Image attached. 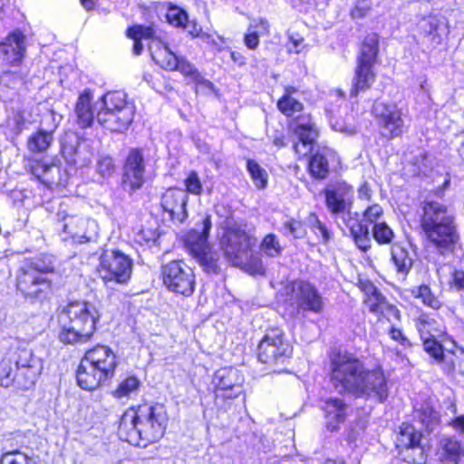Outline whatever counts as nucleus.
<instances>
[{"instance_id": "obj_1", "label": "nucleus", "mask_w": 464, "mask_h": 464, "mask_svg": "<svg viewBox=\"0 0 464 464\" xmlns=\"http://www.w3.org/2000/svg\"><path fill=\"white\" fill-rule=\"evenodd\" d=\"M167 424L168 415L163 404L144 403L122 415L119 434L130 444L145 448L162 438Z\"/></svg>"}, {"instance_id": "obj_2", "label": "nucleus", "mask_w": 464, "mask_h": 464, "mask_svg": "<svg viewBox=\"0 0 464 464\" xmlns=\"http://www.w3.org/2000/svg\"><path fill=\"white\" fill-rule=\"evenodd\" d=\"M420 227L427 246L439 256L452 255L459 241L454 218L448 207L435 200L426 199L421 205Z\"/></svg>"}, {"instance_id": "obj_3", "label": "nucleus", "mask_w": 464, "mask_h": 464, "mask_svg": "<svg viewBox=\"0 0 464 464\" xmlns=\"http://www.w3.org/2000/svg\"><path fill=\"white\" fill-rule=\"evenodd\" d=\"M44 363L27 344H18L0 361V386L29 390L42 373Z\"/></svg>"}, {"instance_id": "obj_4", "label": "nucleus", "mask_w": 464, "mask_h": 464, "mask_svg": "<svg viewBox=\"0 0 464 464\" xmlns=\"http://www.w3.org/2000/svg\"><path fill=\"white\" fill-rule=\"evenodd\" d=\"M99 314L94 304L87 302H72L61 314L63 331L60 340L64 343H84L96 329Z\"/></svg>"}, {"instance_id": "obj_5", "label": "nucleus", "mask_w": 464, "mask_h": 464, "mask_svg": "<svg viewBox=\"0 0 464 464\" xmlns=\"http://www.w3.org/2000/svg\"><path fill=\"white\" fill-rule=\"evenodd\" d=\"M364 366V363L352 353H333L330 357V379L334 389L339 393H348L355 397Z\"/></svg>"}, {"instance_id": "obj_6", "label": "nucleus", "mask_w": 464, "mask_h": 464, "mask_svg": "<svg viewBox=\"0 0 464 464\" xmlns=\"http://www.w3.org/2000/svg\"><path fill=\"white\" fill-rule=\"evenodd\" d=\"M44 271L48 268L21 266L16 272V291L30 304H42L53 295V278H47Z\"/></svg>"}, {"instance_id": "obj_7", "label": "nucleus", "mask_w": 464, "mask_h": 464, "mask_svg": "<svg viewBox=\"0 0 464 464\" xmlns=\"http://www.w3.org/2000/svg\"><path fill=\"white\" fill-rule=\"evenodd\" d=\"M62 224L63 240L72 244L94 242L99 237V225L94 219L70 213L67 205L63 203L55 215Z\"/></svg>"}, {"instance_id": "obj_8", "label": "nucleus", "mask_w": 464, "mask_h": 464, "mask_svg": "<svg viewBox=\"0 0 464 464\" xmlns=\"http://www.w3.org/2000/svg\"><path fill=\"white\" fill-rule=\"evenodd\" d=\"M132 259L120 250H106L100 256L97 273L105 284H126L131 276Z\"/></svg>"}, {"instance_id": "obj_9", "label": "nucleus", "mask_w": 464, "mask_h": 464, "mask_svg": "<svg viewBox=\"0 0 464 464\" xmlns=\"http://www.w3.org/2000/svg\"><path fill=\"white\" fill-rule=\"evenodd\" d=\"M161 276L166 288L177 295L190 296L195 290V275L182 260H173L161 266Z\"/></svg>"}, {"instance_id": "obj_10", "label": "nucleus", "mask_w": 464, "mask_h": 464, "mask_svg": "<svg viewBox=\"0 0 464 464\" xmlns=\"http://www.w3.org/2000/svg\"><path fill=\"white\" fill-rule=\"evenodd\" d=\"M435 324L436 321L426 314H421L416 323L424 351L436 363L442 364L445 372L451 373L455 370L454 360L452 355L444 353L443 346L436 340Z\"/></svg>"}, {"instance_id": "obj_11", "label": "nucleus", "mask_w": 464, "mask_h": 464, "mask_svg": "<svg viewBox=\"0 0 464 464\" xmlns=\"http://www.w3.org/2000/svg\"><path fill=\"white\" fill-rule=\"evenodd\" d=\"M258 360L269 366L284 363L292 354V347L283 332L273 329L261 339L257 348Z\"/></svg>"}, {"instance_id": "obj_12", "label": "nucleus", "mask_w": 464, "mask_h": 464, "mask_svg": "<svg viewBox=\"0 0 464 464\" xmlns=\"http://www.w3.org/2000/svg\"><path fill=\"white\" fill-rule=\"evenodd\" d=\"M422 434L411 424L402 423L396 439L399 457L409 464H424L427 454L421 444Z\"/></svg>"}, {"instance_id": "obj_13", "label": "nucleus", "mask_w": 464, "mask_h": 464, "mask_svg": "<svg viewBox=\"0 0 464 464\" xmlns=\"http://www.w3.org/2000/svg\"><path fill=\"white\" fill-rule=\"evenodd\" d=\"M212 227L210 216H206L200 227L195 228L188 233L185 244L188 252L198 261V263L206 267L208 271H215L216 261L209 251L208 237Z\"/></svg>"}, {"instance_id": "obj_14", "label": "nucleus", "mask_w": 464, "mask_h": 464, "mask_svg": "<svg viewBox=\"0 0 464 464\" xmlns=\"http://www.w3.org/2000/svg\"><path fill=\"white\" fill-rule=\"evenodd\" d=\"M372 111L383 137L392 139L402 134V113L394 102L376 100Z\"/></svg>"}, {"instance_id": "obj_15", "label": "nucleus", "mask_w": 464, "mask_h": 464, "mask_svg": "<svg viewBox=\"0 0 464 464\" xmlns=\"http://www.w3.org/2000/svg\"><path fill=\"white\" fill-rule=\"evenodd\" d=\"M291 300L297 313L321 314L324 307V297L319 290L307 281H295L291 285Z\"/></svg>"}, {"instance_id": "obj_16", "label": "nucleus", "mask_w": 464, "mask_h": 464, "mask_svg": "<svg viewBox=\"0 0 464 464\" xmlns=\"http://www.w3.org/2000/svg\"><path fill=\"white\" fill-rule=\"evenodd\" d=\"M256 243V239L239 227L229 228L221 240L224 255L235 266L243 263L248 250Z\"/></svg>"}, {"instance_id": "obj_17", "label": "nucleus", "mask_w": 464, "mask_h": 464, "mask_svg": "<svg viewBox=\"0 0 464 464\" xmlns=\"http://www.w3.org/2000/svg\"><path fill=\"white\" fill-rule=\"evenodd\" d=\"M146 160L144 150L131 148L125 159L122 173V186L130 193L135 192L145 183Z\"/></svg>"}, {"instance_id": "obj_18", "label": "nucleus", "mask_w": 464, "mask_h": 464, "mask_svg": "<svg viewBox=\"0 0 464 464\" xmlns=\"http://www.w3.org/2000/svg\"><path fill=\"white\" fill-rule=\"evenodd\" d=\"M387 380L381 368L367 369L364 366L360 387L356 392V398H372L379 402H383L388 398Z\"/></svg>"}, {"instance_id": "obj_19", "label": "nucleus", "mask_w": 464, "mask_h": 464, "mask_svg": "<svg viewBox=\"0 0 464 464\" xmlns=\"http://www.w3.org/2000/svg\"><path fill=\"white\" fill-rule=\"evenodd\" d=\"M289 127L298 139V142L294 144L295 152L299 157L312 152V145L318 136V131L311 115L304 113L297 116L291 121Z\"/></svg>"}, {"instance_id": "obj_20", "label": "nucleus", "mask_w": 464, "mask_h": 464, "mask_svg": "<svg viewBox=\"0 0 464 464\" xmlns=\"http://www.w3.org/2000/svg\"><path fill=\"white\" fill-rule=\"evenodd\" d=\"M244 377L240 372L233 367H225L218 370L213 378L216 386L217 397L233 399L243 392Z\"/></svg>"}, {"instance_id": "obj_21", "label": "nucleus", "mask_w": 464, "mask_h": 464, "mask_svg": "<svg viewBox=\"0 0 464 464\" xmlns=\"http://www.w3.org/2000/svg\"><path fill=\"white\" fill-rule=\"evenodd\" d=\"M61 152L65 160L79 168L92 162L93 150L86 140H81L76 135H67L61 143Z\"/></svg>"}, {"instance_id": "obj_22", "label": "nucleus", "mask_w": 464, "mask_h": 464, "mask_svg": "<svg viewBox=\"0 0 464 464\" xmlns=\"http://www.w3.org/2000/svg\"><path fill=\"white\" fill-rule=\"evenodd\" d=\"M324 196L326 208L335 218L352 208L353 189L346 182H337L328 186L324 189Z\"/></svg>"}, {"instance_id": "obj_23", "label": "nucleus", "mask_w": 464, "mask_h": 464, "mask_svg": "<svg viewBox=\"0 0 464 464\" xmlns=\"http://www.w3.org/2000/svg\"><path fill=\"white\" fill-rule=\"evenodd\" d=\"M188 195L179 188H168L160 198V206L170 220L182 224L188 218L187 204Z\"/></svg>"}, {"instance_id": "obj_24", "label": "nucleus", "mask_w": 464, "mask_h": 464, "mask_svg": "<svg viewBox=\"0 0 464 464\" xmlns=\"http://www.w3.org/2000/svg\"><path fill=\"white\" fill-rule=\"evenodd\" d=\"M418 31L422 44L430 49L440 45L449 34L444 20L435 15L422 17L418 23Z\"/></svg>"}, {"instance_id": "obj_25", "label": "nucleus", "mask_w": 464, "mask_h": 464, "mask_svg": "<svg viewBox=\"0 0 464 464\" xmlns=\"http://www.w3.org/2000/svg\"><path fill=\"white\" fill-rule=\"evenodd\" d=\"M343 225L349 229L350 234L360 250L367 252L371 248V237L369 227L363 220H360L357 212H353L352 208L340 214Z\"/></svg>"}, {"instance_id": "obj_26", "label": "nucleus", "mask_w": 464, "mask_h": 464, "mask_svg": "<svg viewBox=\"0 0 464 464\" xmlns=\"http://www.w3.org/2000/svg\"><path fill=\"white\" fill-rule=\"evenodd\" d=\"M25 51V35L14 30L0 44V59L9 64H18L24 57Z\"/></svg>"}, {"instance_id": "obj_27", "label": "nucleus", "mask_w": 464, "mask_h": 464, "mask_svg": "<svg viewBox=\"0 0 464 464\" xmlns=\"http://www.w3.org/2000/svg\"><path fill=\"white\" fill-rule=\"evenodd\" d=\"M112 377V374H107L102 369L83 359H82L76 372L78 385L87 391L97 389L103 382Z\"/></svg>"}, {"instance_id": "obj_28", "label": "nucleus", "mask_w": 464, "mask_h": 464, "mask_svg": "<svg viewBox=\"0 0 464 464\" xmlns=\"http://www.w3.org/2000/svg\"><path fill=\"white\" fill-rule=\"evenodd\" d=\"M134 115L127 109L120 112L99 111L96 119L104 129L111 132H122L131 124Z\"/></svg>"}, {"instance_id": "obj_29", "label": "nucleus", "mask_w": 464, "mask_h": 464, "mask_svg": "<svg viewBox=\"0 0 464 464\" xmlns=\"http://www.w3.org/2000/svg\"><path fill=\"white\" fill-rule=\"evenodd\" d=\"M149 50L153 61L161 68L168 71H175L179 56H177L169 50L168 44L163 40L160 31V37L150 43Z\"/></svg>"}, {"instance_id": "obj_30", "label": "nucleus", "mask_w": 464, "mask_h": 464, "mask_svg": "<svg viewBox=\"0 0 464 464\" xmlns=\"http://www.w3.org/2000/svg\"><path fill=\"white\" fill-rule=\"evenodd\" d=\"M29 169L38 180L47 187L57 186L62 182L61 168L53 162L32 160L29 163Z\"/></svg>"}, {"instance_id": "obj_31", "label": "nucleus", "mask_w": 464, "mask_h": 464, "mask_svg": "<svg viewBox=\"0 0 464 464\" xmlns=\"http://www.w3.org/2000/svg\"><path fill=\"white\" fill-rule=\"evenodd\" d=\"M82 359L102 369L107 374L114 375L117 361L115 354L110 348L103 345L96 346L89 350Z\"/></svg>"}, {"instance_id": "obj_32", "label": "nucleus", "mask_w": 464, "mask_h": 464, "mask_svg": "<svg viewBox=\"0 0 464 464\" xmlns=\"http://www.w3.org/2000/svg\"><path fill=\"white\" fill-rule=\"evenodd\" d=\"M349 406L340 398H329L324 401L323 410L329 430H337L340 423L344 422Z\"/></svg>"}, {"instance_id": "obj_33", "label": "nucleus", "mask_w": 464, "mask_h": 464, "mask_svg": "<svg viewBox=\"0 0 464 464\" xmlns=\"http://www.w3.org/2000/svg\"><path fill=\"white\" fill-rule=\"evenodd\" d=\"M335 153L328 149H318L310 158L309 172L314 179H324L329 175L330 162L334 161Z\"/></svg>"}, {"instance_id": "obj_34", "label": "nucleus", "mask_w": 464, "mask_h": 464, "mask_svg": "<svg viewBox=\"0 0 464 464\" xmlns=\"http://www.w3.org/2000/svg\"><path fill=\"white\" fill-rule=\"evenodd\" d=\"M92 94L90 90L82 92L74 106L76 123L82 129L89 128L94 121V111L92 106Z\"/></svg>"}, {"instance_id": "obj_35", "label": "nucleus", "mask_w": 464, "mask_h": 464, "mask_svg": "<svg viewBox=\"0 0 464 464\" xmlns=\"http://www.w3.org/2000/svg\"><path fill=\"white\" fill-rule=\"evenodd\" d=\"M376 79V73L372 65L357 63L354 76L352 80V88L350 90L351 97H357L362 92L369 90Z\"/></svg>"}, {"instance_id": "obj_36", "label": "nucleus", "mask_w": 464, "mask_h": 464, "mask_svg": "<svg viewBox=\"0 0 464 464\" xmlns=\"http://www.w3.org/2000/svg\"><path fill=\"white\" fill-rule=\"evenodd\" d=\"M102 107L100 111L120 112L122 110H128L135 114V106L133 102L127 100L126 93L119 91L109 92L102 97Z\"/></svg>"}, {"instance_id": "obj_37", "label": "nucleus", "mask_w": 464, "mask_h": 464, "mask_svg": "<svg viewBox=\"0 0 464 464\" xmlns=\"http://www.w3.org/2000/svg\"><path fill=\"white\" fill-rule=\"evenodd\" d=\"M127 36L134 40L133 53L140 55L143 51L142 39H150L151 42L160 37V31L154 26L134 25L127 30Z\"/></svg>"}, {"instance_id": "obj_38", "label": "nucleus", "mask_w": 464, "mask_h": 464, "mask_svg": "<svg viewBox=\"0 0 464 464\" xmlns=\"http://www.w3.org/2000/svg\"><path fill=\"white\" fill-rule=\"evenodd\" d=\"M379 52V39L377 34H368L361 45L357 63L374 65Z\"/></svg>"}, {"instance_id": "obj_39", "label": "nucleus", "mask_w": 464, "mask_h": 464, "mask_svg": "<svg viewBox=\"0 0 464 464\" xmlns=\"http://www.w3.org/2000/svg\"><path fill=\"white\" fill-rule=\"evenodd\" d=\"M392 261L395 266L397 275L404 279L411 271L413 259L409 251L399 245L392 247Z\"/></svg>"}, {"instance_id": "obj_40", "label": "nucleus", "mask_w": 464, "mask_h": 464, "mask_svg": "<svg viewBox=\"0 0 464 464\" xmlns=\"http://www.w3.org/2000/svg\"><path fill=\"white\" fill-rule=\"evenodd\" d=\"M269 32L268 22L259 19L256 24H251L244 36L246 46L251 50L257 48L260 35L267 34Z\"/></svg>"}, {"instance_id": "obj_41", "label": "nucleus", "mask_w": 464, "mask_h": 464, "mask_svg": "<svg viewBox=\"0 0 464 464\" xmlns=\"http://www.w3.org/2000/svg\"><path fill=\"white\" fill-rule=\"evenodd\" d=\"M53 141V131L39 130L29 137L27 147L33 153H43L48 150Z\"/></svg>"}, {"instance_id": "obj_42", "label": "nucleus", "mask_w": 464, "mask_h": 464, "mask_svg": "<svg viewBox=\"0 0 464 464\" xmlns=\"http://www.w3.org/2000/svg\"><path fill=\"white\" fill-rule=\"evenodd\" d=\"M440 459H445L453 464H458L462 454L463 448L456 439L449 437L440 440Z\"/></svg>"}, {"instance_id": "obj_43", "label": "nucleus", "mask_w": 464, "mask_h": 464, "mask_svg": "<svg viewBox=\"0 0 464 464\" xmlns=\"http://www.w3.org/2000/svg\"><path fill=\"white\" fill-rule=\"evenodd\" d=\"M365 303L367 304L370 312L373 314H383L385 310H391L394 313L395 316H399V311L394 305L390 304L386 301V298L380 291L370 298H366Z\"/></svg>"}, {"instance_id": "obj_44", "label": "nucleus", "mask_w": 464, "mask_h": 464, "mask_svg": "<svg viewBox=\"0 0 464 464\" xmlns=\"http://www.w3.org/2000/svg\"><path fill=\"white\" fill-rule=\"evenodd\" d=\"M140 387V381L135 376H129L122 380L112 392L115 398L121 399L136 394Z\"/></svg>"}, {"instance_id": "obj_45", "label": "nucleus", "mask_w": 464, "mask_h": 464, "mask_svg": "<svg viewBox=\"0 0 464 464\" xmlns=\"http://www.w3.org/2000/svg\"><path fill=\"white\" fill-rule=\"evenodd\" d=\"M0 464H38L37 461L18 450L4 451L0 456Z\"/></svg>"}, {"instance_id": "obj_46", "label": "nucleus", "mask_w": 464, "mask_h": 464, "mask_svg": "<svg viewBox=\"0 0 464 464\" xmlns=\"http://www.w3.org/2000/svg\"><path fill=\"white\" fill-rule=\"evenodd\" d=\"M246 169L258 189H263L267 186V173L256 161L248 160Z\"/></svg>"}, {"instance_id": "obj_47", "label": "nucleus", "mask_w": 464, "mask_h": 464, "mask_svg": "<svg viewBox=\"0 0 464 464\" xmlns=\"http://www.w3.org/2000/svg\"><path fill=\"white\" fill-rule=\"evenodd\" d=\"M372 233V237L380 245L391 244L395 237L393 230L385 222L375 223Z\"/></svg>"}, {"instance_id": "obj_48", "label": "nucleus", "mask_w": 464, "mask_h": 464, "mask_svg": "<svg viewBox=\"0 0 464 464\" xmlns=\"http://www.w3.org/2000/svg\"><path fill=\"white\" fill-rule=\"evenodd\" d=\"M277 108L286 117H292L295 112L302 111L304 105L290 95H283L277 102Z\"/></svg>"}, {"instance_id": "obj_49", "label": "nucleus", "mask_w": 464, "mask_h": 464, "mask_svg": "<svg viewBox=\"0 0 464 464\" xmlns=\"http://www.w3.org/2000/svg\"><path fill=\"white\" fill-rule=\"evenodd\" d=\"M282 233L285 236H292L294 238H303L306 235V229L300 220L289 218L282 225Z\"/></svg>"}, {"instance_id": "obj_50", "label": "nucleus", "mask_w": 464, "mask_h": 464, "mask_svg": "<svg viewBox=\"0 0 464 464\" xmlns=\"http://www.w3.org/2000/svg\"><path fill=\"white\" fill-rule=\"evenodd\" d=\"M24 267H35L48 268L44 274L47 278H53L55 274V258L50 255H43L41 257L23 266Z\"/></svg>"}, {"instance_id": "obj_51", "label": "nucleus", "mask_w": 464, "mask_h": 464, "mask_svg": "<svg viewBox=\"0 0 464 464\" xmlns=\"http://www.w3.org/2000/svg\"><path fill=\"white\" fill-rule=\"evenodd\" d=\"M260 248L267 256L270 257L278 256L282 252V247L276 236L274 234H268L264 237L260 245Z\"/></svg>"}, {"instance_id": "obj_52", "label": "nucleus", "mask_w": 464, "mask_h": 464, "mask_svg": "<svg viewBox=\"0 0 464 464\" xmlns=\"http://www.w3.org/2000/svg\"><path fill=\"white\" fill-rule=\"evenodd\" d=\"M175 71L180 72L184 76L189 77L194 82H200L202 79L198 69L184 57L179 56Z\"/></svg>"}, {"instance_id": "obj_53", "label": "nucleus", "mask_w": 464, "mask_h": 464, "mask_svg": "<svg viewBox=\"0 0 464 464\" xmlns=\"http://www.w3.org/2000/svg\"><path fill=\"white\" fill-rule=\"evenodd\" d=\"M96 171L102 178H109L115 172L113 159L109 155H100L96 164Z\"/></svg>"}, {"instance_id": "obj_54", "label": "nucleus", "mask_w": 464, "mask_h": 464, "mask_svg": "<svg viewBox=\"0 0 464 464\" xmlns=\"http://www.w3.org/2000/svg\"><path fill=\"white\" fill-rule=\"evenodd\" d=\"M416 296L420 298L422 303L427 306L433 309H439L440 307L441 304L440 300L431 293L430 288L426 285L418 287Z\"/></svg>"}, {"instance_id": "obj_55", "label": "nucleus", "mask_w": 464, "mask_h": 464, "mask_svg": "<svg viewBox=\"0 0 464 464\" xmlns=\"http://www.w3.org/2000/svg\"><path fill=\"white\" fill-rule=\"evenodd\" d=\"M166 16L168 22L176 27H182L188 18L187 13L178 6L169 8Z\"/></svg>"}, {"instance_id": "obj_56", "label": "nucleus", "mask_w": 464, "mask_h": 464, "mask_svg": "<svg viewBox=\"0 0 464 464\" xmlns=\"http://www.w3.org/2000/svg\"><path fill=\"white\" fill-rule=\"evenodd\" d=\"M419 419L430 430H433L438 424V413L430 407H426L419 413Z\"/></svg>"}, {"instance_id": "obj_57", "label": "nucleus", "mask_w": 464, "mask_h": 464, "mask_svg": "<svg viewBox=\"0 0 464 464\" xmlns=\"http://www.w3.org/2000/svg\"><path fill=\"white\" fill-rule=\"evenodd\" d=\"M186 189H184L187 194L188 193L194 195H200L202 192V184L198 178V175L192 171L188 174V178L185 179Z\"/></svg>"}, {"instance_id": "obj_58", "label": "nucleus", "mask_w": 464, "mask_h": 464, "mask_svg": "<svg viewBox=\"0 0 464 464\" xmlns=\"http://www.w3.org/2000/svg\"><path fill=\"white\" fill-rule=\"evenodd\" d=\"M382 208L378 204L369 206L363 212V221L370 224L379 223L378 219L382 216Z\"/></svg>"}, {"instance_id": "obj_59", "label": "nucleus", "mask_w": 464, "mask_h": 464, "mask_svg": "<svg viewBox=\"0 0 464 464\" xmlns=\"http://www.w3.org/2000/svg\"><path fill=\"white\" fill-rule=\"evenodd\" d=\"M182 27L186 29L192 37L199 36L202 32L201 26L196 21L188 20V18Z\"/></svg>"}, {"instance_id": "obj_60", "label": "nucleus", "mask_w": 464, "mask_h": 464, "mask_svg": "<svg viewBox=\"0 0 464 464\" xmlns=\"http://www.w3.org/2000/svg\"><path fill=\"white\" fill-rule=\"evenodd\" d=\"M453 285L458 290H464V271L457 270L452 276Z\"/></svg>"}, {"instance_id": "obj_61", "label": "nucleus", "mask_w": 464, "mask_h": 464, "mask_svg": "<svg viewBox=\"0 0 464 464\" xmlns=\"http://www.w3.org/2000/svg\"><path fill=\"white\" fill-rule=\"evenodd\" d=\"M392 339L399 342L402 345L409 343V340L404 336L402 332L400 329H397L395 327H392L389 333Z\"/></svg>"}, {"instance_id": "obj_62", "label": "nucleus", "mask_w": 464, "mask_h": 464, "mask_svg": "<svg viewBox=\"0 0 464 464\" xmlns=\"http://www.w3.org/2000/svg\"><path fill=\"white\" fill-rule=\"evenodd\" d=\"M248 271L253 275H264L265 268L262 265L261 260L256 259L249 264Z\"/></svg>"}, {"instance_id": "obj_63", "label": "nucleus", "mask_w": 464, "mask_h": 464, "mask_svg": "<svg viewBox=\"0 0 464 464\" xmlns=\"http://www.w3.org/2000/svg\"><path fill=\"white\" fill-rule=\"evenodd\" d=\"M333 127L334 128L335 130L348 134V135H353L356 133L355 127H353L352 125L346 126V125H343L339 122H335L334 124H333Z\"/></svg>"}, {"instance_id": "obj_64", "label": "nucleus", "mask_w": 464, "mask_h": 464, "mask_svg": "<svg viewBox=\"0 0 464 464\" xmlns=\"http://www.w3.org/2000/svg\"><path fill=\"white\" fill-rule=\"evenodd\" d=\"M451 424L456 430L459 431L460 433H464V415L456 417L451 421Z\"/></svg>"}]
</instances>
